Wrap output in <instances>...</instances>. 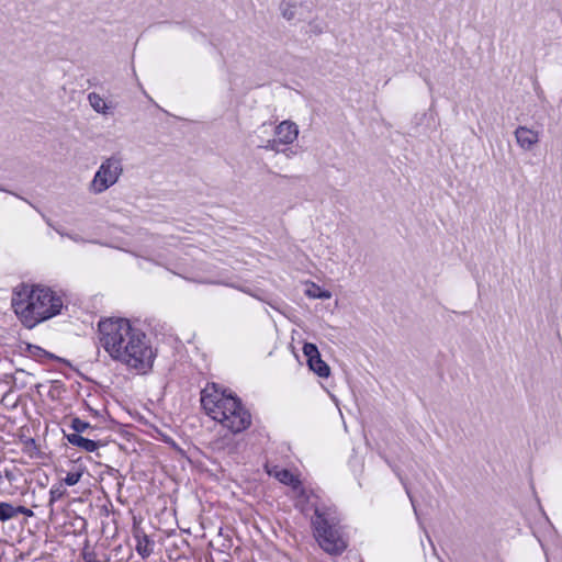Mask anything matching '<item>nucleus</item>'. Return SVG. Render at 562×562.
<instances>
[{"label":"nucleus","instance_id":"nucleus-1","mask_svg":"<svg viewBox=\"0 0 562 562\" xmlns=\"http://www.w3.org/2000/svg\"><path fill=\"white\" fill-rule=\"evenodd\" d=\"M99 341L109 357L137 373L148 372L156 353L146 334L130 319L111 317L99 323Z\"/></svg>","mask_w":562,"mask_h":562},{"label":"nucleus","instance_id":"nucleus-2","mask_svg":"<svg viewBox=\"0 0 562 562\" xmlns=\"http://www.w3.org/2000/svg\"><path fill=\"white\" fill-rule=\"evenodd\" d=\"M12 306L20 321L29 328L58 315L64 306L60 295L47 286H19L12 299Z\"/></svg>","mask_w":562,"mask_h":562},{"label":"nucleus","instance_id":"nucleus-3","mask_svg":"<svg viewBox=\"0 0 562 562\" xmlns=\"http://www.w3.org/2000/svg\"><path fill=\"white\" fill-rule=\"evenodd\" d=\"M315 538L319 547L331 555L342 553L347 548V541L341 533L339 526L330 521L323 514L316 510L315 519L313 520Z\"/></svg>","mask_w":562,"mask_h":562},{"label":"nucleus","instance_id":"nucleus-4","mask_svg":"<svg viewBox=\"0 0 562 562\" xmlns=\"http://www.w3.org/2000/svg\"><path fill=\"white\" fill-rule=\"evenodd\" d=\"M123 173V161L119 156L105 158L93 179L89 183V191L93 194H101L114 186Z\"/></svg>","mask_w":562,"mask_h":562},{"label":"nucleus","instance_id":"nucleus-5","mask_svg":"<svg viewBox=\"0 0 562 562\" xmlns=\"http://www.w3.org/2000/svg\"><path fill=\"white\" fill-rule=\"evenodd\" d=\"M201 404L205 413L214 420L225 419V412L235 408V396L215 387L206 386L202 391Z\"/></svg>","mask_w":562,"mask_h":562},{"label":"nucleus","instance_id":"nucleus-6","mask_svg":"<svg viewBox=\"0 0 562 562\" xmlns=\"http://www.w3.org/2000/svg\"><path fill=\"white\" fill-rule=\"evenodd\" d=\"M234 406L235 408L225 412V419H220L218 423L232 432L237 434L249 427L251 417L237 397H235Z\"/></svg>","mask_w":562,"mask_h":562},{"label":"nucleus","instance_id":"nucleus-7","mask_svg":"<svg viewBox=\"0 0 562 562\" xmlns=\"http://www.w3.org/2000/svg\"><path fill=\"white\" fill-rule=\"evenodd\" d=\"M274 138L268 140L265 146L268 150L280 151L279 145H290L296 140L299 136V127L292 121H282L277 125L274 131Z\"/></svg>","mask_w":562,"mask_h":562},{"label":"nucleus","instance_id":"nucleus-8","mask_svg":"<svg viewBox=\"0 0 562 562\" xmlns=\"http://www.w3.org/2000/svg\"><path fill=\"white\" fill-rule=\"evenodd\" d=\"M303 353L307 359L310 369L321 378H328L330 374L329 366L321 358L316 345L306 342L303 346Z\"/></svg>","mask_w":562,"mask_h":562},{"label":"nucleus","instance_id":"nucleus-9","mask_svg":"<svg viewBox=\"0 0 562 562\" xmlns=\"http://www.w3.org/2000/svg\"><path fill=\"white\" fill-rule=\"evenodd\" d=\"M518 147L524 151H531L539 144L541 132L526 125H519L514 131Z\"/></svg>","mask_w":562,"mask_h":562},{"label":"nucleus","instance_id":"nucleus-10","mask_svg":"<svg viewBox=\"0 0 562 562\" xmlns=\"http://www.w3.org/2000/svg\"><path fill=\"white\" fill-rule=\"evenodd\" d=\"M282 16L288 21H302L310 9L303 2L283 1L280 5Z\"/></svg>","mask_w":562,"mask_h":562},{"label":"nucleus","instance_id":"nucleus-11","mask_svg":"<svg viewBox=\"0 0 562 562\" xmlns=\"http://www.w3.org/2000/svg\"><path fill=\"white\" fill-rule=\"evenodd\" d=\"M19 514L32 517L34 513L24 506H13L10 503H0V521H7L15 518Z\"/></svg>","mask_w":562,"mask_h":562},{"label":"nucleus","instance_id":"nucleus-12","mask_svg":"<svg viewBox=\"0 0 562 562\" xmlns=\"http://www.w3.org/2000/svg\"><path fill=\"white\" fill-rule=\"evenodd\" d=\"M268 473L270 475H273L281 483L291 485L295 492L301 491V482H300L299 477L295 476L289 470L273 467L268 470Z\"/></svg>","mask_w":562,"mask_h":562},{"label":"nucleus","instance_id":"nucleus-13","mask_svg":"<svg viewBox=\"0 0 562 562\" xmlns=\"http://www.w3.org/2000/svg\"><path fill=\"white\" fill-rule=\"evenodd\" d=\"M65 436L70 445L76 446L87 452H93L99 448V443L97 441L85 438L78 434H67Z\"/></svg>","mask_w":562,"mask_h":562},{"label":"nucleus","instance_id":"nucleus-14","mask_svg":"<svg viewBox=\"0 0 562 562\" xmlns=\"http://www.w3.org/2000/svg\"><path fill=\"white\" fill-rule=\"evenodd\" d=\"M136 539V551L143 558H148L153 553L154 542L148 538L145 533L137 532L135 535Z\"/></svg>","mask_w":562,"mask_h":562},{"label":"nucleus","instance_id":"nucleus-15","mask_svg":"<svg viewBox=\"0 0 562 562\" xmlns=\"http://www.w3.org/2000/svg\"><path fill=\"white\" fill-rule=\"evenodd\" d=\"M88 100L91 108L101 114H109L111 106L106 103V101L97 92H91L88 94Z\"/></svg>","mask_w":562,"mask_h":562},{"label":"nucleus","instance_id":"nucleus-16","mask_svg":"<svg viewBox=\"0 0 562 562\" xmlns=\"http://www.w3.org/2000/svg\"><path fill=\"white\" fill-rule=\"evenodd\" d=\"M306 295L311 299L328 300L331 297V293L327 290H322L318 285L312 284V288L306 290Z\"/></svg>","mask_w":562,"mask_h":562},{"label":"nucleus","instance_id":"nucleus-17","mask_svg":"<svg viewBox=\"0 0 562 562\" xmlns=\"http://www.w3.org/2000/svg\"><path fill=\"white\" fill-rule=\"evenodd\" d=\"M70 428L75 431L74 434L80 435V432H85L88 428H90V424L81 420L78 417H74L70 422Z\"/></svg>","mask_w":562,"mask_h":562},{"label":"nucleus","instance_id":"nucleus-18","mask_svg":"<svg viewBox=\"0 0 562 562\" xmlns=\"http://www.w3.org/2000/svg\"><path fill=\"white\" fill-rule=\"evenodd\" d=\"M81 475V472H69L64 479V482L68 486L76 485L80 481Z\"/></svg>","mask_w":562,"mask_h":562}]
</instances>
